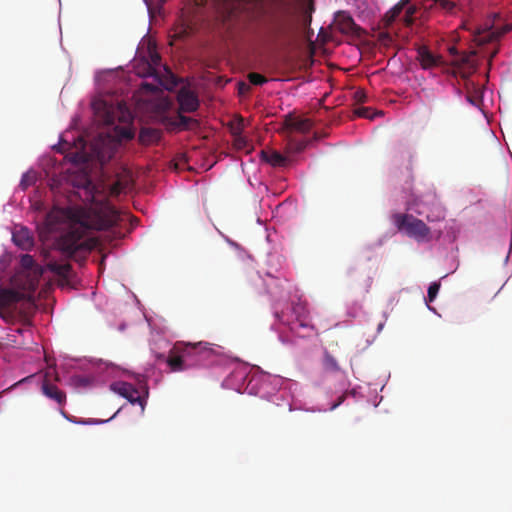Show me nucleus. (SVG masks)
I'll use <instances>...</instances> for the list:
<instances>
[{
  "label": "nucleus",
  "mask_w": 512,
  "mask_h": 512,
  "mask_svg": "<svg viewBox=\"0 0 512 512\" xmlns=\"http://www.w3.org/2000/svg\"><path fill=\"white\" fill-rule=\"evenodd\" d=\"M261 155L262 159L273 167H286L290 163L288 156H285L275 150L262 151Z\"/></svg>",
  "instance_id": "15"
},
{
  "label": "nucleus",
  "mask_w": 512,
  "mask_h": 512,
  "mask_svg": "<svg viewBox=\"0 0 512 512\" xmlns=\"http://www.w3.org/2000/svg\"><path fill=\"white\" fill-rule=\"evenodd\" d=\"M468 101H470L471 104H474V101L471 100V98H468Z\"/></svg>",
  "instance_id": "48"
},
{
  "label": "nucleus",
  "mask_w": 512,
  "mask_h": 512,
  "mask_svg": "<svg viewBox=\"0 0 512 512\" xmlns=\"http://www.w3.org/2000/svg\"><path fill=\"white\" fill-rule=\"evenodd\" d=\"M248 80L253 85H263L268 82V79L265 76L256 72L249 73Z\"/></svg>",
  "instance_id": "27"
},
{
  "label": "nucleus",
  "mask_w": 512,
  "mask_h": 512,
  "mask_svg": "<svg viewBox=\"0 0 512 512\" xmlns=\"http://www.w3.org/2000/svg\"><path fill=\"white\" fill-rule=\"evenodd\" d=\"M286 125L289 129H292V130H295L298 132H302V133L308 132L312 127V123L309 119L290 118V119L286 120Z\"/></svg>",
  "instance_id": "17"
},
{
  "label": "nucleus",
  "mask_w": 512,
  "mask_h": 512,
  "mask_svg": "<svg viewBox=\"0 0 512 512\" xmlns=\"http://www.w3.org/2000/svg\"><path fill=\"white\" fill-rule=\"evenodd\" d=\"M403 8L402 4H398L394 6L386 15L385 18L387 19L388 23H391L394 21V19L401 13Z\"/></svg>",
  "instance_id": "28"
},
{
  "label": "nucleus",
  "mask_w": 512,
  "mask_h": 512,
  "mask_svg": "<svg viewBox=\"0 0 512 512\" xmlns=\"http://www.w3.org/2000/svg\"><path fill=\"white\" fill-rule=\"evenodd\" d=\"M174 351L182 354L188 363H193V367L201 365L215 354V351L207 342H176Z\"/></svg>",
  "instance_id": "6"
},
{
  "label": "nucleus",
  "mask_w": 512,
  "mask_h": 512,
  "mask_svg": "<svg viewBox=\"0 0 512 512\" xmlns=\"http://www.w3.org/2000/svg\"><path fill=\"white\" fill-rule=\"evenodd\" d=\"M144 2L147 5L148 10L151 11V7H152V5H154L153 0H144Z\"/></svg>",
  "instance_id": "41"
},
{
  "label": "nucleus",
  "mask_w": 512,
  "mask_h": 512,
  "mask_svg": "<svg viewBox=\"0 0 512 512\" xmlns=\"http://www.w3.org/2000/svg\"><path fill=\"white\" fill-rule=\"evenodd\" d=\"M161 139V132L155 128H142L139 133V141L144 145H150Z\"/></svg>",
  "instance_id": "16"
},
{
  "label": "nucleus",
  "mask_w": 512,
  "mask_h": 512,
  "mask_svg": "<svg viewBox=\"0 0 512 512\" xmlns=\"http://www.w3.org/2000/svg\"><path fill=\"white\" fill-rule=\"evenodd\" d=\"M157 8H161L162 5L165 3V0H155Z\"/></svg>",
  "instance_id": "42"
},
{
  "label": "nucleus",
  "mask_w": 512,
  "mask_h": 512,
  "mask_svg": "<svg viewBox=\"0 0 512 512\" xmlns=\"http://www.w3.org/2000/svg\"><path fill=\"white\" fill-rule=\"evenodd\" d=\"M393 223L399 231L419 243L429 242L432 239L431 229L412 214L396 213L392 216Z\"/></svg>",
  "instance_id": "4"
},
{
  "label": "nucleus",
  "mask_w": 512,
  "mask_h": 512,
  "mask_svg": "<svg viewBox=\"0 0 512 512\" xmlns=\"http://www.w3.org/2000/svg\"><path fill=\"white\" fill-rule=\"evenodd\" d=\"M495 54H496V51H495V52H493V53L491 54L490 59H491L492 57H494V56H495Z\"/></svg>",
  "instance_id": "45"
},
{
  "label": "nucleus",
  "mask_w": 512,
  "mask_h": 512,
  "mask_svg": "<svg viewBox=\"0 0 512 512\" xmlns=\"http://www.w3.org/2000/svg\"><path fill=\"white\" fill-rule=\"evenodd\" d=\"M16 332H18V333H22V332H23V329H22V328H17V329H16Z\"/></svg>",
  "instance_id": "44"
},
{
  "label": "nucleus",
  "mask_w": 512,
  "mask_h": 512,
  "mask_svg": "<svg viewBox=\"0 0 512 512\" xmlns=\"http://www.w3.org/2000/svg\"><path fill=\"white\" fill-rule=\"evenodd\" d=\"M42 393L49 399L55 401L58 405L64 406L66 403V394L49 380V373L45 374L41 386Z\"/></svg>",
  "instance_id": "10"
},
{
  "label": "nucleus",
  "mask_w": 512,
  "mask_h": 512,
  "mask_svg": "<svg viewBox=\"0 0 512 512\" xmlns=\"http://www.w3.org/2000/svg\"><path fill=\"white\" fill-rule=\"evenodd\" d=\"M130 185V179L128 177H125L123 179L116 180L113 184L109 187V195L113 197H117L120 195L123 191H125Z\"/></svg>",
  "instance_id": "20"
},
{
  "label": "nucleus",
  "mask_w": 512,
  "mask_h": 512,
  "mask_svg": "<svg viewBox=\"0 0 512 512\" xmlns=\"http://www.w3.org/2000/svg\"><path fill=\"white\" fill-rule=\"evenodd\" d=\"M355 114L359 117H363V118H370V114H369V108L367 107H359L355 110Z\"/></svg>",
  "instance_id": "34"
},
{
  "label": "nucleus",
  "mask_w": 512,
  "mask_h": 512,
  "mask_svg": "<svg viewBox=\"0 0 512 512\" xmlns=\"http://www.w3.org/2000/svg\"><path fill=\"white\" fill-rule=\"evenodd\" d=\"M184 112H177L176 115H162L161 123L170 132L194 130L199 128L200 122L193 118L183 115Z\"/></svg>",
  "instance_id": "7"
},
{
  "label": "nucleus",
  "mask_w": 512,
  "mask_h": 512,
  "mask_svg": "<svg viewBox=\"0 0 512 512\" xmlns=\"http://www.w3.org/2000/svg\"><path fill=\"white\" fill-rule=\"evenodd\" d=\"M475 56V53H472L471 55H466L462 58V61L466 64H468L469 66L473 67L474 64L472 62V58Z\"/></svg>",
  "instance_id": "39"
},
{
  "label": "nucleus",
  "mask_w": 512,
  "mask_h": 512,
  "mask_svg": "<svg viewBox=\"0 0 512 512\" xmlns=\"http://www.w3.org/2000/svg\"><path fill=\"white\" fill-rule=\"evenodd\" d=\"M431 208L428 212L425 211L423 208H419L415 210V213H417L420 216H425L427 221L429 222H437L441 221L445 218V211L442 208V206L435 201V196L431 195Z\"/></svg>",
  "instance_id": "11"
},
{
  "label": "nucleus",
  "mask_w": 512,
  "mask_h": 512,
  "mask_svg": "<svg viewBox=\"0 0 512 512\" xmlns=\"http://www.w3.org/2000/svg\"><path fill=\"white\" fill-rule=\"evenodd\" d=\"M49 268L52 272L64 278H67L71 272V266L69 264L52 263L49 265Z\"/></svg>",
  "instance_id": "22"
},
{
  "label": "nucleus",
  "mask_w": 512,
  "mask_h": 512,
  "mask_svg": "<svg viewBox=\"0 0 512 512\" xmlns=\"http://www.w3.org/2000/svg\"><path fill=\"white\" fill-rule=\"evenodd\" d=\"M422 204L421 200L415 199L412 205L420 206Z\"/></svg>",
  "instance_id": "43"
},
{
  "label": "nucleus",
  "mask_w": 512,
  "mask_h": 512,
  "mask_svg": "<svg viewBox=\"0 0 512 512\" xmlns=\"http://www.w3.org/2000/svg\"><path fill=\"white\" fill-rule=\"evenodd\" d=\"M36 306L23 293L12 289H0V317L7 323L19 322L24 327L32 325Z\"/></svg>",
  "instance_id": "3"
},
{
  "label": "nucleus",
  "mask_w": 512,
  "mask_h": 512,
  "mask_svg": "<svg viewBox=\"0 0 512 512\" xmlns=\"http://www.w3.org/2000/svg\"><path fill=\"white\" fill-rule=\"evenodd\" d=\"M468 101H470L471 104H474V101L471 100V98H468Z\"/></svg>",
  "instance_id": "46"
},
{
  "label": "nucleus",
  "mask_w": 512,
  "mask_h": 512,
  "mask_svg": "<svg viewBox=\"0 0 512 512\" xmlns=\"http://www.w3.org/2000/svg\"><path fill=\"white\" fill-rule=\"evenodd\" d=\"M161 57L156 51L150 52V63L148 64V75H156V67L160 65Z\"/></svg>",
  "instance_id": "24"
},
{
  "label": "nucleus",
  "mask_w": 512,
  "mask_h": 512,
  "mask_svg": "<svg viewBox=\"0 0 512 512\" xmlns=\"http://www.w3.org/2000/svg\"><path fill=\"white\" fill-rule=\"evenodd\" d=\"M20 264L22 268L32 271L35 274L36 280H38V278L42 275V269L36 264L34 258L31 255H23L21 257Z\"/></svg>",
  "instance_id": "18"
},
{
  "label": "nucleus",
  "mask_w": 512,
  "mask_h": 512,
  "mask_svg": "<svg viewBox=\"0 0 512 512\" xmlns=\"http://www.w3.org/2000/svg\"><path fill=\"white\" fill-rule=\"evenodd\" d=\"M323 365L326 370L332 372L339 371L340 369L337 360L334 358L333 355H331L327 351L324 354Z\"/></svg>",
  "instance_id": "23"
},
{
  "label": "nucleus",
  "mask_w": 512,
  "mask_h": 512,
  "mask_svg": "<svg viewBox=\"0 0 512 512\" xmlns=\"http://www.w3.org/2000/svg\"><path fill=\"white\" fill-rule=\"evenodd\" d=\"M314 10V7H313V3H310L308 8H307V11H306V16L304 17V23L303 25L306 27V26H309L310 23H311V13L313 12Z\"/></svg>",
  "instance_id": "33"
},
{
  "label": "nucleus",
  "mask_w": 512,
  "mask_h": 512,
  "mask_svg": "<svg viewBox=\"0 0 512 512\" xmlns=\"http://www.w3.org/2000/svg\"><path fill=\"white\" fill-rule=\"evenodd\" d=\"M232 135L234 137L233 144L236 149L242 150L248 146L247 139L242 135L241 124H237L232 128Z\"/></svg>",
  "instance_id": "19"
},
{
  "label": "nucleus",
  "mask_w": 512,
  "mask_h": 512,
  "mask_svg": "<svg viewBox=\"0 0 512 512\" xmlns=\"http://www.w3.org/2000/svg\"><path fill=\"white\" fill-rule=\"evenodd\" d=\"M179 108L177 112L192 113L198 110L200 102L197 94L188 87H181L177 92Z\"/></svg>",
  "instance_id": "8"
},
{
  "label": "nucleus",
  "mask_w": 512,
  "mask_h": 512,
  "mask_svg": "<svg viewBox=\"0 0 512 512\" xmlns=\"http://www.w3.org/2000/svg\"><path fill=\"white\" fill-rule=\"evenodd\" d=\"M468 101H470L471 104H474V101L471 100V98H468Z\"/></svg>",
  "instance_id": "47"
},
{
  "label": "nucleus",
  "mask_w": 512,
  "mask_h": 512,
  "mask_svg": "<svg viewBox=\"0 0 512 512\" xmlns=\"http://www.w3.org/2000/svg\"><path fill=\"white\" fill-rule=\"evenodd\" d=\"M120 136L125 139H132L134 133L128 128H122L120 131Z\"/></svg>",
  "instance_id": "37"
},
{
  "label": "nucleus",
  "mask_w": 512,
  "mask_h": 512,
  "mask_svg": "<svg viewBox=\"0 0 512 512\" xmlns=\"http://www.w3.org/2000/svg\"><path fill=\"white\" fill-rule=\"evenodd\" d=\"M166 362L172 372H182L193 367V363H188L181 353L174 351V346L169 351Z\"/></svg>",
  "instance_id": "12"
},
{
  "label": "nucleus",
  "mask_w": 512,
  "mask_h": 512,
  "mask_svg": "<svg viewBox=\"0 0 512 512\" xmlns=\"http://www.w3.org/2000/svg\"><path fill=\"white\" fill-rule=\"evenodd\" d=\"M114 121H115V117L113 115V113H111L109 110L106 112V117L104 119V122L105 124L107 125H112L114 124Z\"/></svg>",
  "instance_id": "38"
},
{
  "label": "nucleus",
  "mask_w": 512,
  "mask_h": 512,
  "mask_svg": "<svg viewBox=\"0 0 512 512\" xmlns=\"http://www.w3.org/2000/svg\"><path fill=\"white\" fill-rule=\"evenodd\" d=\"M440 289L439 282H433L430 284L427 292V297L430 302L434 301Z\"/></svg>",
  "instance_id": "29"
},
{
  "label": "nucleus",
  "mask_w": 512,
  "mask_h": 512,
  "mask_svg": "<svg viewBox=\"0 0 512 512\" xmlns=\"http://www.w3.org/2000/svg\"><path fill=\"white\" fill-rule=\"evenodd\" d=\"M343 401H344V396L342 395L341 397H339L338 402H336L335 404L332 405L331 410H333L336 407H338Z\"/></svg>",
  "instance_id": "40"
},
{
  "label": "nucleus",
  "mask_w": 512,
  "mask_h": 512,
  "mask_svg": "<svg viewBox=\"0 0 512 512\" xmlns=\"http://www.w3.org/2000/svg\"><path fill=\"white\" fill-rule=\"evenodd\" d=\"M110 389L127 399L132 405H139L142 411L145 409L149 396V388L146 381L139 380L137 387L129 382L116 381L110 385Z\"/></svg>",
  "instance_id": "5"
},
{
  "label": "nucleus",
  "mask_w": 512,
  "mask_h": 512,
  "mask_svg": "<svg viewBox=\"0 0 512 512\" xmlns=\"http://www.w3.org/2000/svg\"><path fill=\"white\" fill-rule=\"evenodd\" d=\"M83 189L86 200L91 201L93 205L91 208L56 207L47 214L45 219L49 233L57 230L64 231L57 239V246L68 255H73L87 247L85 236L89 230H106L121 221L116 208L105 196L100 195L95 185L86 177L83 179Z\"/></svg>",
  "instance_id": "1"
},
{
  "label": "nucleus",
  "mask_w": 512,
  "mask_h": 512,
  "mask_svg": "<svg viewBox=\"0 0 512 512\" xmlns=\"http://www.w3.org/2000/svg\"><path fill=\"white\" fill-rule=\"evenodd\" d=\"M298 328H304V329H313V326L309 323L305 322L304 320L297 319L296 322L292 324L291 330L294 332H298Z\"/></svg>",
  "instance_id": "31"
},
{
  "label": "nucleus",
  "mask_w": 512,
  "mask_h": 512,
  "mask_svg": "<svg viewBox=\"0 0 512 512\" xmlns=\"http://www.w3.org/2000/svg\"><path fill=\"white\" fill-rule=\"evenodd\" d=\"M118 110L121 113L122 120L125 121L126 118H130V114L128 109L125 107V105L120 104L118 106Z\"/></svg>",
  "instance_id": "36"
},
{
  "label": "nucleus",
  "mask_w": 512,
  "mask_h": 512,
  "mask_svg": "<svg viewBox=\"0 0 512 512\" xmlns=\"http://www.w3.org/2000/svg\"><path fill=\"white\" fill-rule=\"evenodd\" d=\"M334 26L342 34L360 36L361 28L354 22L352 16L345 11H338L334 17Z\"/></svg>",
  "instance_id": "9"
},
{
  "label": "nucleus",
  "mask_w": 512,
  "mask_h": 512,
  "mask_svg": "<svg viewBox=\"0 0 512 512\" xmlns=\"http://www.w3.org/2000/svg\"><path fill=\"white\" fill-rule=\"evenodd\" d=\"M12 239L15 245L22 250H30L34 245L33 236L29 229L25 227H20L18 230H15Z\"/></svg>",
  "instance_id": "13"
},
{
  "label": "nucleus",
  "mask_w": 512,
  "mask_h": 512,
  "mask_svg": "<svg viewBox=\"0 0 512 512\" xmlns=\"http://www.w3.org/2000/svg\"><path fill=\"white\" fill-rule=\"evenodd\" d=\"M308 141L306 140H296V139H291L288 144H287V147H286V152L288 154H298V153H301L303 152L307 145H308Z\"/></svg>",
  "instance_id": "21"
},
{
  "label": "nucleus",
  "mask_w": 512,
  "mask_h": 512,
  "mask_svg": "<svg viewBox=\"0 0 512 512\" xmlns=\"http://www.w3.org/2000/svg\"><path fill=\"white\" fill-rule=\"evenodd\" d=\"M216 2L223 6L224 9L229 10L231 13L233 10L242 6L240 0H216Z\"/></svg>",
  "instance_id": "26"
},
{
  "label": "nucleus",
  "mask_w": 512,
  "mask_h": 512,
  "mask_svg": "<svg viewBox=\"0 0 512 512\" xmlns=\"http://www.w3.org/2000/svg\"><path fill=\"white\" fill-rule=\"evenodd\" d=\"M250 90V85L245 83V82H239L238 83V91H239V94L241 95H244L246 93H248Z\"/></svg>",
  "instance_id": "35"
},
{
  "label": "nucleus",
  "mask_w": 512,
  "mask_h": 512,
  "mask_svg": "<svg viewBox=\"0 0 512 512\" xmlns=\"http://www.w3.org/2000/svg\"><path fill=\"white\" fill-rule=\"evenodd\" d=\"M353 98L356 103L362 104L367 102L368 96L364 90L358 89L354 92Z\"/></svg>",
  "instance_id": "30"
},
{
  "label": "nucleus",
  "mask_w": 512,
  "mask_h": 512,
  "mask_svg": "<svg viewBox=\"0 0 512 512\" xmlns=\"http://www.w3.org/2000/svg\"><path fill=\"white\" fill-rule=\"evenodd\" d=\"M81 423L87 424V423H90V421H81Z\"/></svg>",
  "instance_id": "49"
},
{
  "label": "nucleus",
  "mask_w": 512,
  "mask_h": 512,
  "mask_svg": "<svg viewBox=\"0 0 512 512\" xmlns=\"http://www.w3.org/2000/svg\"><path fill=\"white\" fill-rule=\"evenodd\" d=\"M435 3H438L443 9L446 11H452L456 6L455 0H434Z\"/></svg>",
  "instance_id": "32"
},
{
  "label": "nucleus",
  "mask_w": 512,
  "mask_h": 512,
  "mask_svg": "<svg viewBox=\"0 0 512 512\" xmlns=\"http://www.w3.org/2000/svg\"><path fill=\"white\" fill-rule=\"evenodd\" d=\"M243 9L245 17L252 23H262L269 15V32L274 39L288 37L297 29L295 11L287 2L278 3L270 14L262 0L246 3Z\"/></svg>",
  "instance_id": "2"
},
{
  "label": "nucleus",
  "mask_w": 512,
  "mask_h": 512,
  "mask_svg": "<svg viewBox=\"0 0 512 512\" xmlns=\"http://www.w3.org/2000/svg\"><path fill=\"white\" fill-rule=\"evenodd\" d=\"M36 181V174L35 172H26L23 174L20 182V187L23 190H26L28 187L33 185Z\"/></svg>",
  "instance_id": "25"
},
{
  "label": "nucleus",
  "mask_w": 512,
  "mask_h": 512,
  "mask_svg": "<svg viewBox=\"0 0 512 512\" xmlns=\"http://www.w3.org/2000/svg\"><path fill=\"white\" fill-rule=\"evenodd\" d=\"M417 59L423 69H430L441 64V56L434 55L427 47H420L417 52Z\"/></svg>",
  "instance_id": "14"
}]
</instances>
